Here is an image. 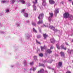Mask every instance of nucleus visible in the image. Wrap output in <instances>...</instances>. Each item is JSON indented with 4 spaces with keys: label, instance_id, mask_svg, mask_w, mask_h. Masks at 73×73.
I'll list each match as a JSON object with an SVG mask.
<instances>
[{
    "label": "nucleus",
    "instance_id": "1",
    "mask_svg": "<svg viewBox=\"0 0 73 73\" xmlns=\"http://www.w3.org/2000/svg\"><path fill=\"white\" fill-rule=\"evenodd\" d=\"M44 14L42 13L39 14V17H38V19L39 20V21H38L37 24L40 25L41 24L43 23L42 19L43 18Z\"/></svg>",
    "mask_w": 73,
    "mask_h": 73
},
{
    "label": "nucleus",
    "instance_id": "2",
    "mask_svg": "<svg viewBox=\"0 0 73 73\" xmlns=\"http://www.w3.org/2000/svg\"><path fill=\"white\" fill-rule=\"evenodd\" d=\"M69 16H70V14L68 12L65 13L63 14V17H64V18H68Z\"/></svg>",
    "mask_w": 73,
    "mask_h": 73
},
{
    "label": "nucleus",
    "instance_id": "3",
    "mask_svg": "<svg viewBox=\"0 0 73 73\" xmlns=\"http://www.w3.org/2000/svg\"><path fill=\"white\" fill-rule=\"evenodd\" d=\"M35 2H33V3H34V5L33 6V7L34 8V11H36V6L35 5L37 3V0H35Z\"/></svg>",
    "mask_w": 73,
    "mask_h": 73
},
{
    "label": "nucleus",
    "instance_id": "4",
    "mask_svg": "<svg viewBox=\"0 0 73 73\" xmlns=\"http://www.w3.org/2000/svg\"><path fill=\"white\" fill-rule=\"evenodd\" d=\"M49 15L50 17H49L48 20H49V21L50 22L51 21L52 17L53 16V14L52 13H50Z\"/></svg>",
    "mask_w": 73,
    "mask_h": 73
},
{
    "label": "nucleus",
    "instance_id": "5",
    "mask_svg": "<svg viewBox=\"0 0 73 73\" xmlns=\"http://www.w3.org/2000/svg\"><path fill=\"white\" fill-rule=\"evenodd\" d=\"M54 14L56 15L57 13H59V10L58 9H55L54 11Z\"/></svg>",
    "mask_w": 73,
    "mask_h": 73
},
{
    "label": "nucleus",
    "instance_id": "6",
    "mask_svg": "<svg viewBox=\"0 0 73 73\" xmlns=\"http://www.w3.org/2000/svg\"><path fill=\"white\" fill-rule=\"evenodd\" d=\"M43 37H44V39H46V38L48 37V35L46 34H43Z\"/></svg>",
    "mask_w": 73,
    "mask_h": 73
},
{
    "label": "nucleus",
    "instance_id": "7",
    "mask_svg": "<svg viewBox=\"0 0 73 73\" xmlns=\"http://www.w3.org/2000/svg\"><path fill=\"white\" fill-rule=\"evenodd\" d=\"M60 54L61 55V56L62 57H65V56L64 52H60Z\"/></svg>",
    "mask_w": 73,
    "mask_h": 73
},
{
    "label": "nucleus",
    "instance_id": "8",
    "mask_svg": "<svg viewBox=\"0 0 73 73\" xmlns=\"http://www.w3.org/2000/svg\"><path fill=\"white\" fill-rule=\"evenodd\" d=\"M49 2L50 4H54V3H55V2H54L53 0H50L49 1Z\"/></svg>",
    "mask_w": 73,
    "mask_h": 73
},
{
    "label": "nucleus",
    "instance_id": "9",
    "mask_svg": "<svg viewBox=\"0 0 73 73\" xmlns=\"http://www.w3.org/2000/svg\"><path fill=\"white\" fill-rule=\"evenodd\" d=\"M49 28H50L51 29H52L53 31H56V30H55V27H54L52 26H50Z\"/></svg>",
    "mask_w": 73,
    "mask_h": 73
},
{
    "label": "nucleus",
    "instance_id": "10",
    "mask_svg": "<svg viewBox=\"0 0 73 73\" xmlns=\"http://www.w3.org/2000/svg\"><path fill=\"white\" fill-rule=\"evenodd\" d=\"M68 52L70 54H71L73 53V50H68Z\"/></svg>",
    "mask_w": 73,
    "mask_h": 73
},
{
    "label": "nucleus",
    "instance_id": "11",
    "mask_svg": "<svg viewBox=\"0 0 73 73\" xmlns=\"http://www.w3.org/2000/svg\"><path fill=\"white\" fill-rule=\"evenodd\" d=\"M42 1H43V2L42 3V5L43 6H45L46 5V0H42Z\"/></svg>",
    "mask_w": 73,
    "mask_h": 73
},
{
    "label": "nucleus",
    "instance_id": "12",
    "mask_svg": "<svg viewBox=\"0 0 73 73\" xmlns=\"http://www.w3.org/2000/svg\"><path fill=\"white\" fill-rule=\"evenodd\" d=\"M58 66L61 67L62 66V62H59L58 63Z\"/></svg>",
    "mask_w": 73,
    "mask_h": 73
},
{
    "label": "nucleus",
    "instance_id": "13",
    "mask_svg": "<svg viewBox=\"0 0 73 73\" xmlns=\"http://www.w3.org/2000/svg\"><path fill=\"white\" fill-rule=\"evenodd\" d=\"M61 49H63L64 50H66V47L65 48H64V46L63 45H61Z\"/></svg>",
    "mask_w": 73,
    "mask_h": 73
},
{
    "label": "nucleus",
    "instance_id": "14",
    "mask_svg": "<svg viewBox=\"0 0 73 73\" xmlns=\"http://www.w3.org/2000/svg\"><path fill=\"white\" fill-rule=\"evenodd\" d=\"M50 41L51 42V43H53L55 41L54 38H52L51 39Z\"/></svg>",
    "mask_w": 73,
    "mask_h": 73
},
{
    "label": "nucleus",
    "instance_id": "15",
    "mask_svg": "<svg viewBox=\"0 0 73 73\" xmlns=\"http://www.w3.org/2000/svg\"><path fill=\"white\" fill-rule=\"evenodd\" d=\"M19 1H20V2L22 4L25 3V1H24V0H21V1L20 0H19Z\"/></svg>",
    "mask_w": 73,
    "mask_h": 73
},
{
    "label": "nucleus",
    "instance_id": "16",
    "mask_svg": "<svg viewBox=\"0 0 73 73\" xmlns=\"http://www.w3.org/2000/svg\"><path fill=\"white\" fill-rule=\"evenodd\" d=\"M56 45L57 48L58 49H60V47L59 46L58 44H57Z\"/></svg>",
    "mask_w": 73,
    "mask_h": 73
},
{
    "label": "nucleus",
    "instance_id": "17",
    "mask_svg": "<svg viewBox=\"0 0 73 73\" xmlns=\"http://www.w3.org/2000/svg\"><path fill=\"white\" fill-rule=\"evenodd\" d=\"M28 14L27 13H25L24 14V16L25 17H27L28 16Z\"/></svg>",
    "mask_w": 73,
    "mask_h": 73
},
{
    "label": "nucleus",
    "instance_id": "18",
    "mask_svg": "<svg viewBox=\"0 0 73 73\" xmlns=\"http://www.w3.org/2000/svg\"><path fill=\"white\" fill-rule=\"evenodd\" d=\"M33 31L35 33H37V31L35 28H33Z\"/></svg>",
    "mask_w": 73,
    "mask_h": 73
},
{
    "label": "nucleus",
    "instance_id": "19",
    "mask_svg": "<svg viewBox=\"0 0 73 73\" xmlns=\"http://www.w3.org/2000/svg\"><path fill=\"white\" fill-rule=\"evenodd\" d=\"M47 52L49 53H52V51H51V50L49 49H48V50H47Z\"/></svg>",
    "mask_w": 73,
    "mask_h": 73
},
{
    "label": "nucleus",
    "instance_id": "20",
    "mask_svg": "<svg viewBox=\"0 0 73 73\" xmlns=\"http://www.w3.org/2000/svg\"><path fill=\"white\" fill-rule=\"evenodd\" d=\"M39 56L41 57H42L43 56V54L41 53L39 54Z\"/></svg>",
    "mask_w": 73,
    "mask_h": 73
},
{
    "label": "nucleus",
    "instance_id": "21",
    "mask_svg": "<svg viewBox=\"0 0 73 73\" xmlns=\"http://www.w3.org/2000/svg\"><path fill=\"white\" fill-rule=\"evenodd\" d=\"M40 71L41 72H42V73L44 72V69L42 68H41V69H40Z\"/></svg>",
    "mask_w": 73,
    "mask_h": 73
},
{
    "label": "nucleus",
    "instance_id": "22",
    "mask_svg": "<svg viewBox=\"0 0 73 73\" xmlns=\"http://www.w3.org/2000/svg\"><path fill=\"white\" fill-rule=\"evenodd\" d=\"M37 57L36 56H34V59L35 60H37Z\"/></svg>",
    "mask_w": 73,
    "mask_h": 73
},
{
    "label": "nucleus",
    "instance_id": "23",
    "mask_svg": "<svg viewBox=\"0 0 73 73\" xmlns=\"http://www.w3.org/2000/svg\"><path fill=\"white\" fill-rule=\"evenodd\" d=\"M40 48H41V50L43 51L44 49V47L41 46L40 47Z\"/></svg>",
    "mask_w": 73,
    "mask_h": 73
},
{
    "label": "nucleus",
    "instance_id": "24",
    "mask_svg": "<svg viewBox=\"0 0 73 73\" xmlns=\"http://www.w3.org/2000/svg\"><path fill=\"white\" fill-rule=\"evenodd\" d=\"M7 2L6 1H1V3H6Z\"/></svg>",
    "mask_w": 73,
    "mask_h": 73
},
{
    "label": "nucleus",
    "instance_id": "25",
    "mask_svg": "<svg viewBox=\"0 0 73 73\" xmlns=\"http://www.w3.org/2000/svg\"><path fill=\"white\" fill-rule=\"evenodd\" d=\"M36 42L38 43V44H41V43L40 42H39L37 40H36Z\"/></svg>",
    "mask_w": 73,
    "mask_h": 73
},
{
    "label": "nucleus",
    "instance_id": "26",
    "mask_svg": "<svg viewBox=\"0 0 73 73\" xmlns=\"http://www.w3.org/2000/svg\"><path fill=\"white\" fill-rule=\"evenodd\" d=\"M24 65L25 66L26 65H27V63H26V61L25 60V61H24Z\"/></svg>",
    "mask_w": 73,
    "mask_h": 73
},
{
    "label": "nucleus",
    "instance_id": "27",
    "mask_svg": "<svg viewBox=\"0 0 73 73\" xmlns=\"http://www.w3.org/2000/svg\"><path fill=\"white\" fill-rule=\"evenodd\" d=\"M34 64V62H32L30 63V65H33Z\"/></svg>",
    "mask_w": 73,
    "mask_h": 73
},
{
    "label": "nucleus",
    "instance_id": "28",
    "mask_svg": "<svg viewBox=\"0 0 73 73\" xmlns=\"http://www.w3.org/2000/svg\"><path fill=\"white\" fill-rule=\"evenodd\" d=\"M36 70V68H33V71H34V72H35V71Z\"/></svg>",
    "mask_w": 73,
    "mask_h": 73
},
{
    "label": "nucleus",
    "instance_id": "29",
    "mask_svg": "<svg viewBox=\"0 0 73 73\" xmlns=\"http://www.w3.org/2000/svg\"><path fill=\"white\" fill-rule=\"evenodd\" d=\"M32 25H33L35 26L36 25V24H35V23H32Z\"/></svg>",
    "mask_w": 73,
    "mask_h": 73
},
{
    "label": "nucleus",
    "instance_id": "30",
    "mask_svg": "<svg viewBox=\"0 0 73 73\" xmlns=\"http://www.w3.org/2000/svg\"><path fill=\"white\" fill-rule=\"evenodd\" d=\"M41 36L40 35H39V36L38 35L37 36V38H41Z\"/></svg>",
    "mask_w": 73,
    "mask_h": 73
},
{
    "label": "nucleus",
    "instance_id": "31",
    "mask_svg": "<svg viewBox=\"0 0 73 73\" xmlns=\"http://www.w3.org/2000/svg\"><path fill=\"white\" fill-rule=\"evenodd\" d=\"M39 66H42L43 67H44V64H41L39 65Z\"/></svg>",
    "mask_w": 73,
    "mask_h": 73
},
{
    "label": "nucleus",
    "instance_id": "32",
    "mask_svg": "<svg viewBox=\"0 0 73 73\" xmlns=\"http://www.w3.org/2000/svg\"><path fill=\"white\" fill-rule=\"evenodd\" d=\"M25 11V9H22L21 11V13L24 12Z\"/></svg>",
    "mask_w": 73,
    "mask_h": 73
},
{
    "label": "nucleus",
    "instance_id": "33",
    "mask_svg": "<svg viewBox=\"0 0 73 73\" xmlns=\"http://www.w3.org/2000/svg\"><path fill=\"white\" fill-rule=\"evenodd\" d=\"M13 3H14L15 2V1L13 0H12L11 1Z\"/></svg>",
    "mask_w": 73,
    "mask_h": 73
},
{
    "label": "nucleus",
    "instance_id": "34",
    "mask_svg": "<svg viewBox=\"0 0 73 73\" xmlns=\"http://www.w3.org/2000/svg\"><path fill=\"white\" fill-rule=\"evenodd\" d=\"M70 18L71 19L73 18V16L72 15H71L70 16Z\"/></svg>",
    "mask_w": 73,
    "mask_h": 73
},
{
    "label": "nucleus",
    "instance_id": "35",
    "mask_svg": "<svg viewBox=\"0 0 73 73\" xmlns=\"http://www.w3.org/2000/svg\"><path fill=\"white\" fill-rule=\"evenodd\" d=\"M66 73H71V72L70 71H68L66 72Z\"/></svg>",
    "mask_w": 73,
    "mask_h": 73
},
{
    "label": "nucleus",
    "instance_id": "36",
    "mask_svg": "<svg viewBox=\"0 0 73 73\" xmlns=\"http://www.w3.org/2000/svg\"><path fill=\"white\" fill-rule=\"evenodd\" d=\"M9 11V10H7L6 11V12L7 13H8Z\"/></svg>",
    "mask_w": 73,
    "mask_h": 73
},
{
    "label": "nucleus",
    "instance_id": "37",
    "mask_svg": "<svg viewBox=\"0 0 73 73\" xmlns=\"http://www.w3.org/2000/svg\"><path fill=\"white\" fill-rule=\"evenodd\" d=\"M43 73V72H42L41 71H40L38 72V73Z\"/></svg>",
    "mask_w": 73,
    "mask_h": 73
},
{
    "label": "nucleus",
    "instance_id": "38",
    "mask_svg": "<svg viewBox=\"0 0 73 73\" xmlns=\"http://www.w3.org/2000/svg\"><path fill=\"white\" fill-rule=\"evenodd\" d=\"M48 68H49V69H51V68L49 66H48Z\"/></svg>",
    "mask_w": 73,
    "mask_h": 73
},
{
    "label": "nucleus",
    "instance_id": "39",
    "mask_svg": "<svg viewBox=\"0 0 73 73\" xmlns=\"http://www.w3.org/2000/svg\"><path fill=\"white\" fill-rule=\"evenodd\" d=\"M53 47H52V46H51V47H50V49H53Z\"/></svg>",
    "mask_w": 73,
    "mask_h": 73
},
{
    "label": "nucleus",
    "instance_id": "40",
    "mask_svg": "<svg viewBox=\"0 0 73 73\" xmlns=\"http://www.w3.org/2000/svg\"><path fill=\"white\" fill-rule=\"evenodd\" d=\"M66 45H68V44L67 43H66Z\"/></svg>",
    "mask_w": 73,
    "mask_h": 73
},
{
    "label": "nucleus",
    "instance_id": "41",
    "mask_svg": "<svg viewBox=\"0 0 73 73\" xmlns=\"http://www.w3.org/2000/svg\"><path fill=\"white\" fill-rule=\"evenodd\" d=\"M32 70V68H31L30 70Z\"/></svg>",
    "mask_w": 73,
    "mask_h": 73
},
{
    "label": "nucleus",
    "instance_id": "42",
    "mask_svg": "<svg viewBox=\"0 0 73 73\" xmlns=\"http://www.w3.org/2000/svg\"><path fill=\"white\" fill-rule=\"evenodd\" d=\"M72 0H68V1H72Z\"/></svg>",
    "mask_w": 73,
    "mask_h": 73
},
{
    "label": "nucleus",
    "instance_id": "43",
    "mask_svg": "<svg viewBox=\"0 0 73 73\" xmlns=\"http://www.w3.org/2000/svg\"><path fill=\"white\" fill-rule=\"evenodd\" d=\"M57 67H58V68H60V67H59L58 66H57Z\"/></svg>",
    "mask_w": 73,
    "mask_h": 73
},
{
    "label": "nucleus",
    "instance_id": "44",
    "mask_svg": "<svg viewBox=\"0 0 73 73\" xmlns=\"http://www.w3.org/2000/svg\"><path fill=\"white\" fill-rule=\"evenodd\" d=\"M39 31H40V32H41V30Z\"/></svg>",
    "mask_w": 73,
    "mask_h": 73
},
{
    "label": "nucleus",
    "instance_id": "45",
    "mask_svg": "<svg viewBox=\"0 0 73 73\" xmlns=\"http://www.w3.org/2000/svg\"><path fill=\"white\" fill-rule=\"evenodd\" d=\"M72 5H73V2H72Z\"/></svg>",
    "mask_w": 73,
    "mask_h": 73
},
{
    "label": "nucleus",
    "instance_id": "46",
    "mask_svg": "<svg viewBox=\"0 0 73 73\" xmlns=\"http://www.w3.org/2000/svg\"><path fill=\"white\" fill-rule=\"evenodd\" d=\"M72 62H73V60H72Z\"/></svg>",
    "mask_w": 73,
    "mask_h": 73
},
{
    "label": "nucleus",
    "instance_id": "47",
    "mask_svg": "<svg viewBox=\"0 0 73 73\" xmlns=\"http://www.w3.org/2000/svg\"><path fill=\"white\" fill-rule=\"evenodd\" d=\"M72 42H73V40H72Z\"/></svg>",
    "mask_w": 73,
    "mask_h": 73
},
{
    "label": "nucleus",
    "instance_id": "48",
    "mask_svg": "<svg viewBox=\"0 0 73 73\" xmlns=\"http://www.w3.org/2000/svg\"><path fill=\"white\" fill-rule=\"evenodd\" d=\"M17 0H15V1H17Z\"/></svg>",
    "mask_w": 73,
    "mask_h": 73
}]
</instances>
